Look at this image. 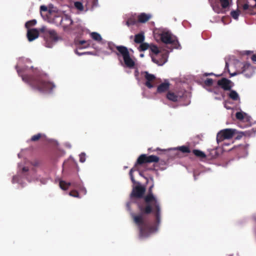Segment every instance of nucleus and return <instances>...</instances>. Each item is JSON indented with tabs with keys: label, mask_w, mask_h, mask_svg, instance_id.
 Instances as JSON below:
<instances>
[{
	"label": "nucleus",
	"mask_w": 256,
	"mask_h": 256,
	"mask_svg": "<svg viewBox=\"0 0 256 256\" xmlns=\"http://www.w3.org/2000/svg\"><path fill=\"white\" fill-rule=\"evenodd\" d=\"M152 184L148 189L142 202L138 204L140 214L131 216L134 222L138 226L139 236L146 238L157 230V225L160 222L161 208L159 200L154 195Z\"/></svg>",
	"instance_id": "nucleus-1"
},
{
	"label": "nucleus",
	"mask_w": 256,
	"mask_h": 256,
	"mask_svg": "<svg viewBox=\"0 0 256 256\" xmlns=\"http://www.w3.org/2000/svg\"><path fill=\"white\" fill-rule=\"evenodd\" d=\"M31 63L32 60L28 58H19L18 64L16 66L18 75L22 77L24 82L28 84L31 86L34 90L42 94H52L56 86L48 80L47 74H42L36 78H34L28 76H24L21 74L22 70L18 68V65L24 64L26 68H33L32 66H29L28 65V64Z\"/></svg>",
	"instance_id": "nucleus-2"
},
{
	"label": "nucleus",
	"mask_w": 256,
	"mask_h": 256,
	"mask_svg": "<svg viewBox=\"0 0 256 256\" xmlns=\"http://www.w3.org/2000/svg\"><path fill=\"white\" fill-rule=\"evenodd\" d=\"M150 54L152 61L158 66H162L167 62L168 53L161 51L156 46H152L150 47Z\"/></svg>",
	"instance_id": "nucleus-3"
},
{
	"label": "nucleus",
	"mask_w": 256,
	"mask_h": 256,
	"mask_svg": "<svg viewBox=\"0 0 256 256\" xmlns=\"http://www.w3.org/2000/svg\"><path fill=\"white\" fill-rule=\"evenodd\" d=\"M114 46L116 47L118 52L122 56L126 66L129 68H133L135 65V62L130 58L128 48L123 46H115L112 43L108 42V48L110 50H112Z\"/></svg>",
	"instance_id": "nucleus-4"
},
{
	"label": "nucleus",
	"mask_w": 256,
	"mask_h": 256,
	"mask_svg": "<svg viewBox=\"0 0 256 256\" xmlns=\"http://www.w3.org/2000/svg\"><path fill=\"white\" fill-rule=\"evenodd\" d=\"M213 10L218 14L223 12L222 9L228 8L232 0H208Z\"/></svg>",
	"instance_id": "nucleus-5"
},
{
	"label": "nucleus",
	"mask_w": 256,
	"mask_h": 256,
	"mask_svg": "<svg viewBox=\"0 0 256 256\" xmlns=\"http://www.w3.org/2000/svg\"><path fill=\"white\" fill-rule=\"evenodd\" d=\"M162 42L166 44H171L174 48H179L180 44L176 37L172 36L169 32H163L160 34Z\"/></svg>",
	"instance_id": "nucleus-6"
},
{
	"label": "nucleus",
	"mask_w": 256,
	"mask_h": 256,
	"mask_svg": "<svg viewBox=\"0 0 256 256\" xmlns=\"http://www.w3.org/2000/svg\"><path fill=\"white\" fill-rule=\"evenodd\" d=\"M238 6L242 8L246 13L250 14H256V0H247L246 2L242 4L239 1Z\"/></svg>",
	"instance_id": "nucleus-7"
},
{
	"label": "nucleus",
	"mask_w": 256,
	"mask_h": 256,
	"mask_svg": "<svg viewBox=\"0 0 256 256\" xmlns=\"http://www.w3.org/2000/svg\"><path fill=\"white\" fill-rule=\"evenodd\" d=\"M63 20V12L61 11L47 16L48 22L56 26H61Z\"/></svg>",
	"instance_id": "nucleus-8"
},
{
	"label": "nucleus",
	"mask_w": 256,
	"mask_h": 256,
	"mask_svg": "<svg viewBox=\"0 0 256 256\" xmlns=\"http://www.w3.org/2000/svg\"><path fill=\"white\" fill-rule=\"evenodd\" d=\"M158 161L159 158L157 156L154 155L147 156L146 154H142L138 158L135 166L137 165H142L146 163L158 162Z\"/></svg>",
	"instance_id": "nucleus-9"
},
{
	"label": "nucleus",
	"mask_w": 256,
	"mask_h": 256,
	"mask_svg": "<svg viewBox=\"0 0 256 256\" xmlns=\"http://www.w3.org/2000/svg\"><path fill=\"white\" fill-rule=\"evenodd\" d=\"M234 134V130L232 129L226 128L220 130L216 136L218 143L222 142L225 139H230L232 138Z\"/></svg>",
	"instance_id": "nucleus-10"
},
{
	"label": "nucleus",
	"mask_w": 256,
	"mask_h": 256,
	"mask_svg": "<svg viewBox=\"0 0 256 256\" xmlns=\"http://www.w3.org/2000/svg\"><path fill=\"white\" fill-rule=\"evenodd\" d=\"M145 192L146 188L141 185H138L133 188L130 197L131 198H144Z\"/></svg>",
	"instance_id": "nucleus-11"
},
{
	"label": "nucleus",
	"mask_w": 256,
	"mask_h": 256,
	"mask_svg": "<svg viewBox=\"0 0 256 256\" xmlns=\"http://www.w3.org/2000/svg\"><path fill=\"white\" fill-rule=\"evenodd\" d=\"M142 74L144 76L146 80L145 86L149 88H152L154 86L152 82L156 79L155 76L153 74H150L146 71L142 72Z\"/></svg>",
	"instance_id": "nucleus-12"
},
{
	"label": "nucleus",
	"mask_w": 256,
	"mask_h": 256,
	"mask_svg": "<svg viewBox=\"0 0 256 256\" xmlns=\"http://www.w3.org/2000/svg\"><path fill=\"white\" fill-rule=\"evenodd\" d=\"M40 30L42 32H47L50 36V38L54 42H56L59 40H62V38L57 36L56 31L54 30H46V26H42L40 29Z\"/></svg>",
	"instance_id": "nucleus-13"
},
{
	"label": "nucleus",
	"mask_w": 256,
	"mask_h": 256,
	"mask_svg": "<svg viewBox=\"0 0 256 256\" xmlns=\"http://www.w3.org/2000/svg\"><path fill=\"white\" fill-rule=\"evenodd\" d=\"M184 96V92H178L174 93L172 92H168L166 94V98L172 102H176L180 100Z\"/></svg>",
	"instance_id": "nucleus-14"
},
{
	"label": "nucleus",
	"mask_w": 256,
	"mask_h": 256,
	"mask_svg": "<svg viewBox=\"0 0 256 256\" xmlns=\"http://www.w3.org/2000/svg\"><path fill=\"white\" fill-rule=\"evenodd\" d=\"M232 84L231 80L226 78H222L217 82L218 85L224 90H230L232 87Z\"/></svg>",
	"instance_id": "nucleus-15"
},
{
	"label": "nucleus",
	"mask_w": 256,
	"mask_h": 256,
	"mask_svg": "<svg viewBox=\"0 0 256 256\" xmlns=\"http://www.w3.org/2000/svg\"><path fill=\"white\" fill-rule=\"evenodd\" d=\"M241 73L243 74L246 78H250L254 73V70L250 64L248 63L243 64Z\"/></svg>",
	"instance_id": "nucleus-16"
},
{
	"label": "nucleus",
	"mask_w": 256,
	"mask_h": 256,
	"mask_svg": "<svg viewBox=\"0 0 256 256\" xmlns=\"http://www.w3.org/2000/svg\"><path fill=\"white\" fill-rule=\"evenodd\" d=\"M26 35L28 40L30 42H32L38 37V30L36 28L28 29Z\"/></svg>",
	"instance_id": "nucleus-17"
},
{
	"label": "nucleus",
	"mask_w": 256,
	"mask_h": 256,
	"mask_svg": "<svg viewBox=\"0 0 256 256\" xmlns=\"http://www.w3.org/2000/svg\"><path fill=\"white\" fill-rule=\"evenodd\" d=\"M152 17L150 14L144 12L140 13L137 16L138 22L140 23H145L148 21Z\"/></svg>",
	"instance_id": "nucleus-18"
},
{
	"label": "nucleus",
	"mask_w": 256,
	"mask_h": 256,
	"mask_svg": "<svg viewBox=\"0 0 256 256\" xmlns=\"http://www.w3.org/2000/svg\"><path fill=\"white\" fill-rule=\"evenodd\" d=\"M26 178L29 182L39 180V178L36 174V171L34 169H32L30 172H28Z\"/></svg>",
	"instance_id": "nucleus-19"
},
{
	"label": "nucleus",
	"mask_w": 256,
	"mask_h": 256,
	"mask_svg": "<svg viewBox=\"0 0 256 256\" xmlns=\"http://www.w3.org/2000/svg\"><path fill=\"white\" fill-rule=\"evenodd\" d=\"M169 82H164L158 86L156 92L158 93H162L168 90L169 89Z\"/></svg>",
	"instance_id": "nucleus-20"
},
{
	"label": "nucleus",
	"mask_w": 256,
	"mask_h": 256,
	"mask_svg": "<svg viewBox=\"0 0 256 256\" xmlns=\"http://www.w3.org/2000/svg\"><path fill=\"white\" fill-rule=\"evenodd\" d=\"M145 39L144 32H140L134 36V42L136 44H141L144 42Z\"/></svg>",
	"instance_id": "nucleus-21"
},
{
	"label": "nucleus",
	"mask_w": 256,
	"mask_h": 256,
	"mask_svg": "<svg viewBox=\"0 0 256 256\" xmlns=\"http://www.w3.org/2000/svg\"><path fill=\"white\" fill-rule=\"evenodd\" d=\"M140 44L139 48H138L139 51H140V52L144 51L148 48L150 50V47L152 46H154V44H149L148 43L144 42H142V43H141Z\"/></svg>",
	"instance_id": "nucleus-22"
},
{
	"label": "nucleus",
	"mask_w": 256,
	"mask_h": 256,
	"mask_svg": "<svg viewBox=\"0 0 256 256\" xmlns=\"http://www.w3.org/2000/svg\"><path fill=\"white\" fill-rule=\"evenodd\" d=\"M192 153L197 157L201 159L206 158V154L202 151L198 150H194Z\"/></svg>",
	"instance_id": "nucleus-23"
},
{
	"label": "nucleus",
	"mask_w": 256,
	"mask_h": 256,
	"mask_svg": "<svg viewBox=\"0 0 256 256\" xmlns=\"http://www.w3.org/2000/svg\"><path fill=\"white\" fill-rule=\"evenodd\" d=\"M48 14H52L56 12H58L60 10L56 8L54 4H50L48 6Z\"/></svg>",
	"instance_id": "nucleus-24"
},
{
	"label": "nucleus",
	"mask_w": 256,
	"mask_h": 256,
	"mask_svg": "<svg viewBox=\"0 0 256 256\" xmlns=\"http://www.w3.org/2000/svg\"><path fill=\"white\" fill-rule=\"evenodd\" d=\"M91 38L94 40L100 42L102 40V38L101 36L96 32H92L90 34Z\"/></svg>",
	"instance_id": "nucleus-25"
},
{
	"label": "nucleus",
	"mask_w": 256,
	"mask_h": 256,
	"mask_svg": "<svg viewBox=\"0 0 256 256\" xmlns=\"http://www.w3.org/2000/svg\"><path fill=\"white\" fill-rule=\"evenodd\" d=\"M137 22H138V20H136L134 16H131L128 19L126 22V24L128 26H130L136 24Z\"/></svg>",
	"instance_id": "nucleus-26"
},
{
	"label": "nucleus",
	"mask_w": 256,
	"mask_h": 256,
	"mask_svg": "<svg viewBox=\"0 0 256 256\" xmlns=\"http://www.w3.org/2000/svg\"><path fill=\"white\" fill-rule=\"evenodd\" d=\"M229 97L234 100H240L238 94L234 90H231L229 94Z\"/></svg>",
	"instance_id": "nucleus-27"
},
{
	"label": "nucleus",
	"mask_w": 256,
	"mask_h": 256,
	"mask_svg": "<svg viewBox=\"0 0 256 256\" xmlns=\"http://www.w3.org/2000/svg\"><path fill=\"white\" fill-rule=\"evenodd\" d=\"M177 150H179L182 153H190V152L189 147L185 146L178 147Z\"/></svg>",
	"instance_id": "nucleus-28"
},
{
	"label": "nucleus",
	"mask_w": 256,
	"mask_h": 256,
	"mask_svg": "<svg viewBox=\"0 0 256 256\" xmlns=\"http://www.w3.org/2000/svg\"><path fill=\"white\" fill-rule=\"evenodd\" d=\"M36 20H32L27 22L25 24L26 28L28 29H30V27L36 25Z\"/></svg>",
	"instance_id": "nucleus-29"
},
{
	"label": "nucleus",
	"mask_w": 256,
	"mask_h": 256,
	"mask_svg": "<svg viewBox=\"0 0 256 256\" xmlns=\"http://www.w3.org/2000/svg\"><path fill=\"white\" fill-rule=\"evenodd\" d=\"M42 136H44L45 138L46 136L45 134H42L40 133H38V134H35V135L32 136L30 140L34 141V142L38 140Z\"/></svg>",
	"instance_id": "nucleus-30"
},
{
	"label": "nucleus",
	"mask_w": 256,
	"mask_h": 256,
	"mask_svg": "<svg viewBox=\"0 0 256 256\" xmlns=\"http://www.w3.org/2000/svg\"><path fill=\"white\" fill-rule=\"evenodd\" d=\"M55 182L58 184L60 188L64 190V182L60 178H56L55 180Z\"/></svg>",
	"instance_id": "nucleus-31"
},
{
	"label": "nucleus",
	"mask_w": 256,
	"mask_h": 256,
	"mask_svg": "<svg viewBox=\"0 0 256 256\" xmlns=\"http://www.w3.org/2000/svg\"><path fill=\"white\" fill-rule=\"evenodd\" d=\"M74 7L78 10L82 11L84 10V6L82 2H74Z\"/></svg>",
	"instance_id": "nucleus-32"
},
{
	"label": "nucleus",
	"mask_w": 256,
	"mask_h": 256,
	"mask_svg": "<svg viewBox=\"0 0 256 256\" xmlns=\"http://www.w3.org/2000/svg\"><path fill=\"white\" fill-rule=\"evenodd\" d=\"M18 172H28V168L25 166H22L20 164H18Z\"/></svg>",
	"instance_id": "nucleus-33"
},
{
	"label": "nucleus",
	"mask_w": 256,
	"mask_h": 256,
	"mask_svg": "<svg viewBox=\"0 0 256 256\" xmlns=\"http://www.w3.org/2000/svg\"><path fill=\"white\" fill-rule=\"evenodd\" d=\"M245 114H246L242 112H237L236 114V117L238 120H244Z\"/></svg>",
	"instance_id": "nucleus-34"
},
{
	"label": "nucleus",
	"mask_w": 256,
	"mask_h": 256,
	"mask_svg": "<svg viewBox=\"0 0 256 256\" xmlns=\"http://www.w3.org/2000/svg\"><path fill=\"white\" fill-rule=\"evenodd\" d=\"M231 16L235 20L238 19V16L240 15V11L239 10H232L230 12Z\"/></svg>",
	"instance_id": "nucleus-35"
},
{
	"label": "nucleus",
	"mask_w": 256,
	"mask_h": 256,
	"mask_svg": "<svg viewBox=\"0 0 256 256\" xmlns=\"http://www.w3.org/2000/svg\"><path fill=\"white\" fill-rule=\"evenodd\" d=\"M12 182L13 183H18L22 187L24 186V184L21 182V180H20L18 177L16 176H14L12 178Z\"/></svg>",
	"instance_id": "nucleus-36"
},
{
	"label": "nucleus",
	"mask_w": 256,
	"mask_h": 256,
	"mask_svg": "<svg viewBox=\"0 0 256 256\" xmlns=\"http://www.w3.org/2000/svg\"><path fill=\"white\" fill-rule=\"evenodd\" d=\"M68 194L70 196L74 197V198H78L79 194L78 192L75 190H73L68 192Z\"/></svg>",
	"instance_id": "nucleus-37"
},
{
	"label": "nucleus",
	"mask_w": 256,
	"mask_h": 256,
	"mask_svg": "<svg viewBox=\"0 0 256 256\" xmlns=\"http://www.w3.org/2000/svg\"><path fill=\"white\" fill-rule=\"evenodd\" d=\"M204 83L206 86H210L213 84V80L212 78H207L204 80Z\"/></svg>",
	"instance_id": "nucleus-38"
},
{
	"label": "nucleus",
	"mask_w": 256,
	"mask_h": 256,
	"mask_svg": "<svg viewBox=\"0 0 256 256\" xmlns=\"http://www.w3.org/2000/svg\"><path fill=\"white\" fill-rule=\"evenodd\" d=\"M48 12V7L46 6H44V5L41 6L40 7V14H41L42 16H43L42 13V12Z\"/></svg>",
	"instance_id": "nucleus-39"
},
{
	"label": "nucleus",
	"mask_w": 256,
	"mask_h": 256,
	"mask_svg": "<svg viewBox=\"0 0 256 256\" xmlns=\"http://www.w3.org/2000/svg\"><path fill=\"white\" fill-rule=\"evenodd\" d=\"M80 162H84L86 161V154L84 152H82L80 155Z\"/></svg>",
	"instance_id": "nucleus-40"
},
{
	"label": "nucleus",
	"mask_w": 256,
	"mask_h": 256,
	"mask_svg": "<svg viewBox=\"0 0 256 256\" xmlns=\"http://www.w3.org/2000/svg\"><path fill=\"white\" fill-rule=\"evenodd\" d=\"M210 154H211L212 155V156L213 158H216L218 156V153L217 150H212Z\"/></svg>",
	"instance_id": "nucleus-41"
},
{
	"label": "nucleus",
	"mask_w": 256,
	"mask_h": 256,
	"mask_svg": "<svg viewBox=\"0 0 256 256\" xmlns=\"http://www.w3.org/2000/svg\"><path fill=\"white\" fill-rule=\"evenodd\" d=\"M46 140L50 142H54L57 146H58L59 144L58 142L56 140L51 139V138H47Z\"/></svg>",
	"instance_id": "nucleus-42"
},
{
	"label": "nucleus",
	"mask_w": 256,
	"mask_h": 256,
	"mask_svg": "<svg viewBox=\"0 0 256 256\" xmlns=\"http://www.w3.org/2000/svg\"><path fill=\"white\" fill-rule=\"evenodd\" d=\"M64 184H65V190H66L71 185V183L65 182Z\"/></svg>",
	"instance_id": "nucleus-43"
},
{
	"label": "nucleus",
	"mask_w": 256,
	"mask_h": 256,
	"mask_svg": "<svg viewBox=\"0 0 256 256\" xmlns=\"http://www.w3.org/2000/svg\"><path fill=\"white\" fill-rule=\"evenodd\" d=\"M134 168H132L130 171V172H129V174L130 176V178H134V176H133V174H132V172H133L134 171Z\"/></svg>",
	"instance_id": "nucleus-44"
},
{
	"label": "nucleus",
	"mask_w": 256,
	"mask_h": 256,
	"mask_svg": "<svg viewBox=\"0 0 256 256\" xmlns=\"http://www.w3.org/2000/svg\"><path fill=\"white\" fill-rule=\"evenodd\" d=\"M225 70H227L228 72H229V68H228V64L227 62H226V66H225Z\"/></svg>",
	"instance_id": "nucleus-45"
},
{
	"label": "nucleus",
	"mask_w": 256,
	"mask_h": 256,
	"mask_svg": "<svg viewBox=\"0 0 256 256\" xmlns=\"http://www.w3.org/2000/svg\"><path fill=\"white\" fill-rule=\"evenodd\" d=\"M46 46L48 48H52V45L46 42Z\"/></svg>",
	"instance_id": "nucleus-46"
},
{
	"label": "nucleus",
	"mask_w": 256,
	"mask_h": 256,
	"mask_svg": "<svg viewBox=\"0 0 256 256\" xmlns=\"http://www.w3.org/2000/svg\"><path fill=\"white\" fill-rule=\"evenodd\" d=\"M251 60L254 62H256V54H253L252 57H251Z\"/></svg>",
	"instance_id": "nucleus-47"
},
{
	"label": "nucleus",
	"mask_w": 256,
	"mask_h": 256,
	"mask_svg": "<svg viewBox=\"0 0 256 256\" xmlns=\"http://www.w3.org/2000/svg\"><path fill=\"white\" fill-rule=\"evenodd\" d=\"M65 146L68 148H72V146L70 143H66Z\"/></svg>",
	"instance_id": "nucleus-48"
},
{
	"label": "nucleus",
	"mask_w": 256,
	"mask_h": 256,
	"mask_svg": "<svg viewBox=\"0 0 256 256\" xmlns=\"http://www.w3.org/2000/svg\"><path fill=\"white\" fill-rule=\"evenodd\" d=\"M86 43H87V42H86L85 40H80L79 42V44H80V45H82L84 44H86Z\"/></svg>",
	"instance_id": "nucleus-49"
},
{
	"label": "nucleus",
	"mask_w": 256,
	"mask_h": 256,
	"mask_svg": "<svg viewBox=\"0 0 256 256\" xmlns=\"http://www.w3.org/2000/svg\"><path fill=\"white\" fill-rule=\"evenodd\" d=\"M40 182H41L42 184H46L47 181L48 180H42L40 179Z\"/></svg>",
	"instance_id": "nucleus-50"
},
{
	"label": "nucleus",
	"mask_w": 256,
	"mask_h": 256,
	"mask_svg": "<svg viewBox=\"0 0 256 256\" xmlns=\"http://www.w3.org/2000/svg\"><path fill=\"white\" fill-rule=\"evenodd\" d=\"M126 206L128 208V210H130V202L127 203Z\"/></svg>",
	"instance_id": "nucleus-51"
},
{
	"label": "nucleus",
	"mask_w": 256,
	"mask_h": 256,
	"mask_svg": "<svg viewBox=\"0 0 256 256\" xmlns=\"http://www.w3.org/2000/svg\"><path fill=\"white\" fill-rule=\"evenodd\" d=\"M204 75V76H212V75H214V74L212 73V72H211V73H205Z\"/></svg>",
	"instance_id": "nucleus-52"
},
{
	"label": "nucleus",
	"mask_w": 256,
	"mask_h": 256,
	"mask_svg": "<svg viewBox=\"0 0 256 256\" xmlns=\"http://www.w3.org/2000/svg\"><path fill=\"white\" fill-rule=\"evenodd\" d=\"M130 179H131V180H132V182L133 184H134L136 183V180H135L134 178H134H131Z\"/></svg>",
	"instance_id": "nucleus-53"
},
{
	"label": "nucleus",
	"mask_w": 256,
	"mask_h": 256,
	"mask_svg": "<svg viewBox=\"0 0 256 256\" xmlns=\"http://www.w3.org/2000/svg\"><path fill=\"white\" fill-rule=\"evenodd\" d=\"M250 51H246L244 52V54L248 55L250 54Z\"/></svg>",
	"instance_id": "nucleus-54"
},
{
	"label": "nucleus",
	"mask_w": 256,
	"mask_h": 256,
	"mask_svg": "<svg viewBox=\"0 0 256 256\" xmlns=\"http://www.w3.org/2000/svg\"><path fill=\"white\" fill-rule=\"evenodd\" d=\"M246 134H247V132H240V134H242L244 136H246Z\"/></svg>",
	"instance_id": "nucleus-55"
},
{
	"label": "nucleus",
	"mask_w": 256,
	"mask_h": 256,
	"mask_svg": "<svg viewBox=\"0 0 256 256\" xmlns=\"http://www.w3.org/2000/svg\"><path fill=\"white\" fill-rule=\"evenodd\" d=\"M236 72H234L233 74H230V76H236Z\"/></svg>",
	"instance_id": "nucleus-56"
},
{
	"label": "nucleus",
	"mask_w": 256,
	"mask_h": 256,
	"mask_svg": "<svg viewBox=\"0 0 256 256\" xmlns=\"http://www.w3.org/2000/svg\"><path fill=\"white\" fill-rule=\"evenodd\" d=\"M64 16H65V20H68V16L66 14L64 15Z\"/></svg>",
	"instance_id": "nucleus-57"
},
{
	"label": "nucleus",
	"mask_w": 256,
	"mask_h": 256,
	"mask_svg": "<svg viewBox=\"0 0 256 256\" xmlns=\"http://www.w3.org/2000/svg\"><path fill=\"white\" fill-rule=\"evenodd\" d=\"M194 180H196V176L194 174Z\"/></svg>",
	"instance_id": "nucleus-58"
},
{
	"label": "nucleus",
	"mask_w": 256,
	"mask_h": 256,
	"mask_svg": "<svg viewBox=\"0 0 256 256\" xmlns=\"http://www.w3.org/2000/svg\"><path fill=\"white\" fill-rule=\"evenodd\" d=\"M76 52V54H77L78 55H79V56H80V55H82V54H80V53H79L78 52Z\"/></svg>",
	"instance_id": "nucleus-59"
},
{
	"label": "nucleus",
	"mask_w": 256,
	"mask_h": 256,
	"mask_svg": "<svg viewBox=\"0 0 256 256\" xmlns=\"http://www.w3.org/2000/svg\"><path fill=\"white\" fill-rule=\"evenodd\" d=\"M215 98L216 99V100H220V98H218V97Z\"/></svg>",
	"instance_id": "nucleus-60"
},
{
	"label": "nucleus",
	"mask_w": 256,
	"mask_h": 256,
	"mask_svg": "<svg viewBox=\"0 0 256 256\" xmlns=\"http://www.w3.org/2000/svg\"><path fill=\"white\" fill-rule=\"evenodd\" d=\"M88 46H89V44H87L86 46H84V48H87Z\"/></svg>",
	"instance_id": "nucleus-61"
},
{
	"label": "nucleus",
	"mask_w": 256,
	"mask_h": 256,
	"mask_svg": "<svg viewBox=\"0 0 256 256\" xmlns=\"http://www.w3.org/2000/svg\"><path fill=\"white\" fill-rule=\"evenodd\" d=\"M214 94H218V93L216 91H215V90H214Z\"/></svg>",
	"instance_id": "nucleus-62"
},
{
	"label": "nucleus",
	"mask_w": 256,
	"mask_h": 256,
	"mask_svg": "<svg viewBox=\"0 0 256 256\" xmlns=\"http://www.w3.org/2000/svg\"><path fill=\"white\" fill-rule=\"evenodd\" d=\"M62 167H64V162H62Z\"/></svg>",
	"instance_id": "nucleus-63"
},
{
	"label": "nucleus",
	"mask_w": 256,
	"mask_h": 256,
	"mask_svg": "<svg viewBox=\"0 0 256 256\" xmlns=\"http://www.w3.org/2000/svg\"><path fill=\"white\" fill-rule=\"evenodd\" d=\"M140 174L141 176H142V173H141V172H140Z\"/></svg>",
	"instance_id": "nucleus-64"
}]
</instances>
